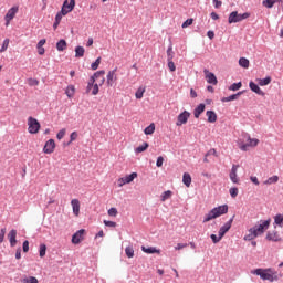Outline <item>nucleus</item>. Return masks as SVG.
<instances>
[{
  "instance_id": "1",
  "label": "nucleus",
  "mask_w": 283,
  "mask_h": 283,
  "mask_svg": "<svg viewBox=\"0 0 283 283\" xmlns=\"http://www.w3.org/2000/svg\"><path fill=\"white\" fill-rule=\"evenodd\" d=\"M253 275H259L261 280L268 282H277L280 280V275H277V271L268 268V269H256L251 272Z\"/></svg>"
},
{
  "instance_id": "2",
  "label": "nucleus",
  "mask_w": 283,
  "mask_h": 283,
  "mask_svg": "<svg viewBox=\"0 0 283 283\" xmlns=\"http://www.w3.org/2000/svg\"><path fill=\"white\" fill-rule=\"evenodd\" d=\"M224 213H229V206L223 205L213 208L205 216L203 222H211V220H216V218H220V216H224Z\"/></svg>"
},
{
  "instance_id": "3",
  "label": "nucleus",
  "mask_w": 283,
  "mask_h": 283,
  "mask_svg": "<svg viewBox=\"0 0 283 283\" xmlns=\"http://www.w3.org/2000/svg\"><path fill=\"white\" fill-rule=\"evenodd\" d=\"M245 140L247 143L242 142V139H239L238 142L241 151H249V147H258V145H260V139L251 138L249 135H245Z\"/></svg>"
},
{
  "instance_id": "4",
  "label": "nucleus",
  "mask_w": 283,
  "mask_h": 283,
  "mask_svg": "<svg viewBox=\"0 0 283 283\" xmlns=\"http://www.w3.org/2000/svg\"><path fill=\"white\" fill-rule=\"evenodd\" d=\"M41 129V123L34 117L28 118V132L29 134H39Z\"/></svg>"
},
{
  "instance_id": "5",
  "label": "nucleus",
  "mask_w": 283,
  "mask_h": 283,
  "mask_svg": "<svg viewBox=\"0 0 283 283\" xmlns=\"http://www.w3.org/2000/svg\"><path fill=\"white\" fill-rule=\"evenodd\" d=\"M269 227H271V219L262 221L261 224L254 226L251 229L258 238L259 235H262L264 233V231H266V229H269Z\"/></svg>"
},
{
  "instance_id": "6",
  "label": "nucleus",
  "mask_w": 283,
  "mask_h": 283,
  "mask_svg": "<svg viewBox=\"0 0 283 283\" xmlns=\"http://www.w3.org/2000/svg\"><path fill=\"white\" fill-rule=\"evenodd\" d=\"M249 17H251V14L249 13H242L239 14L238 11H233L230 13L229 18H228V22L231 23H240V21H244V19H249Z\"/></svg>"
},
{
  "instance_id": "7",
  "label": "nucleus",
  "mask_w": 283,
  "mask_h": 283,
  "mask_svg": "<svg viewBox=\"0 0 283 283\" xmlns=\"http://www.w3.org/2000/svg\"><path fill=\"white\" fill-rule=\"evenodd\" d=\"M190 117H191V113H189L188 111H184L178 115L176 126L182 127V125H187Z\"/></svg>"
},
{
  "instance_id": "8",
  "label": "nucleus",
  "mask_w": 283,
  "mask_h": 283,
  "mask_svg": "<svg viewBox=\"0 0 283 283\" xmlns=\"http://www.w3.org/2000/svg\"><path fill=\"white\" fill-rule=\"evenodd\" d=\"M105 74V71H97L95 72L88 80L87 86H86V92L90 94V91L93 90L94 83H96V78H101Z\"/></svg>"
},
{
  "instance_id": "9",
  "label": "nucleus",
  "mask_w": 283,
  "mask_h": 283,
  "mask_svg": "<svg viewBox=\"0 0 283 283\" xmlns=\"http://www.w3.org/2000/svg\"><path fill=\"white\" fill-rule=\"evenodd\" d=\"M138 178L137 172H132L128 176L122 177L117 180L118 187H124V185H129V182H134V179Z\"/></svg>"
},
{
  "instance_id": "10",
  "label": "nucleus",
  "mask_w": 283,
  "mask_h": 283,
  "mask_svg": "<svg viewBox=\"0 0 283 283\" xmlns=\"http://www.w3.org/2000/svg\"><path fill=\"white\" fill-rule=\"evenodd\" d=\"M117 70H112L106 75V85L107 87H114L116 81H118V76L116 75Z\"/></svg>"
},
{
  "instance_id": "11",
  "label": "nucleus",
  "mask_w": 283,
  "mask_h": 283,
  "mask_svg": "<svg viewBox=\"0 0 283 283\" xmlns=\"http://www.w3.org/2000/svg\"><path fill=\"white\" fill-rule=\"evenodd\" d=\"M74 6H76L75 0H70V2L65 0L61 10L63 17H65V14H67L69 12H72L74 10Z\"/></svg>"
},
{
  "instance_id": "12",
  "label": "nucleus",
  "mask_w": 283,
  "mask_h": 283,
  "mask_svg": "<svg viewBox=\"0 0 283 283\" xmlns=\"http://www.w3.org/2000/svg\"><path fill=\"white\" fill-rule=\"evenodd\" d=\"M17 12H19V7H12L11 9L8 10L4 20H6V25H10V21L17 17Z\"/></svg>"
},
{
  "instance_id": "13",
  "label": "nucleus",
  "mask_w": 283,
  "mask_h": 283,
  "mask_svg": "<svg viewBox=\"0 0 283 283\" xmlns=\"http://www.w3.org/2000/svg\"><path fill=\"white\" fill-rule=\"evenodd\" d=\"M233 218H235V216H233L229 221H227L220 229H219V235L220 238H224V234L231 230V227L233 224Z\"/></svg>"
},
{
  "instance_id": "14",
  "label": "nucleus",
  "mask_w": 283,
  "mask_h": 283,
  "mask_svg": "<svg viewBox=\"0 0 283 283\" xmlns=\"http://www.w3.org/2000/svg\"><path fill=\"white\" fill-rule=\"evenodd\" d=\"M54 149H56V143L54 142V139H49L43 147V153L54 154Z\"/></svg>"
},
{
  "instance_id": "15",
  "label": "nucleus",
  "mask_w": 283,
  "mask_h": 283,
  "mask_svg": "<svg viewBox=\"0 0 283 283\" xmlns=\"http://www.w3.org/2000/svg\"><path fill=\"white\" fill-rule=\"evenodd\" d=\"M203 74L206 76L207 83L211 85H218V77H216V74L209 72V70L205 69Z\"/></svg>"
},
{
  "instance_id": "16",
  "label": "nucleus",
  "mask_w": 283,
  "mask_h": 283,
  "mask_svg": "<svg viewBox=\"0 0 283 283\" xmlns=\"http://www.w3.org/2000/svg\"><path fill=\"white\" fill-rule=\"evenodd\" d=\"M238 169H240V165H233L230 171V180H232L234 185L240 182V179L238 178Z\"/></svg>"
},
{
  "instance_id": "17",
  "label": "nucleus",
  "mask_w": 283,
  "mask_h": 283,
  "mask_svg": "<svg viewBox=\"0 0 283 283\" xmlns=\"http://www.w3.org/2000/svg\"><path fill=\"white\" fill-rule=\"evenodd\" d=\"M83 235H85V230H83V229L75 232L72 237V243L81 244V242H83Z\"/></svg>"
},
{
  "instance_id": "18",
  "label": "nucleus",
  "mask_w": 283,
  "mask_h": 283,
  "mask_svg": "<svg viewBox=\"0 0 283 283\" xmlns=\"http://www.w3.org/2000/svg\"><path fill=\"white\" fill-rule=\"evenodd\" d=\"M266 240H269L270 242H280L282 240V238H280V233L277 231H269L266 233Z\"/></svg>"
},
{
  "instance_id": "19",
  "label": "nucleus",
  "mask_w": 283,
  "mask_h": 283,
  "mask_svg": "<svg viewBox=\"0 0 283 283\" xmlns=\"http://www.w3.org/2000/svg\"><path fill=\"white\" fill-rule=\"evenodd\" d=\"M71 206H72L74 216L78 218V216H81V201L78 199H73L71 201Z\"/></svg>"
},
{
  "instance_id": "20",
  "label": "nucleus",
  "mask_w": 283,
  "mask_h": 283,
  "mask_svg": "<svg viewBox=\"0 0 283 283\" xmlns=\"http://www.w3.org/2000/svg\"><path fill=\"white\" fill-rule=\"evenodd\" d=\"M8 240L10 242L11 247H17V230L12 229L9 233H8Z\"/></svg>"
},
{
  "instance_id": "21",
  "label": "nucleus",
  "mask_w": 283,
  "mask_h": 283,
  "mask_svg": "<svg viewBox=\"0 0 283 283\" xmlns=\"http://www.w3.org/2000/svg\"><path fill=\"white\" fill-rule=\"evenodd\" d=\"M249 87L252 92H254L255 94H259V96H264L263 90L260 88V86L258 84H255L254 82H250Z\"/></svg>"
},
{
  "instance_id": "22",
  "label": "nucleus",
  "mask_w": 283,
  "mask_h": 283,
  "mask_svg": "<svg viewBox=\"0 0 283 283\" xmlns=\"http://www.w3.org/2000/svg\"><path fill=\"white\" fill-rule=\"evenodd\" d=\"M205 109H206V105L199 104L193 111L195 118H200V114H202L205 112Z\"/></svg>"
},
{
  "instance_id": "23",
  "label": "nucleus",
  "mask_w": 283,
  "mask_h": 283,
  "mask_svg": "<svg viewBox=\"0 0 283 283\" xmlns=\"http://www.w3.org/2000/svg\"><path fill=\"white\" fill-rule=\"evenodd\" d=\"M206 116L208 118V123H216V120H218V115L213 111H207Z\"/></svg>"
},
{
  "instance_id": "24",
  "label": "nucleus",
  "mask_w": 283,
  "mask_h": 283,
  "mask_svg": "<svg viewBox=\"0 0 283 283\" xmlns=\"http://www.w3.org/2000/svg\"><path fill=\"white\" fill-rule=\"evenodd\" d=\"M240 96H242V92L230 95L228 97H223L221 101H222V103H230V101H238L240 98Z\"/></svg>"
},
{
  "instance_id": "25",
  "label": "nucleus",
  "mask_w": 283,
  "mask_h": 283,
  "mask_svg": "<svg viewBox=\"0 0 283 283\" xmlns=\"http://www.w3.org/2000/svg\"><path fill=\"white\" fill-rule=\"evenodd\" d=\"M255 238H258L255 232L252 228H250L248 230V234L244 235L243 240H245V242H251V240H255Z\"/></svg>"
},
{
  "instance_id": "26",
  "label": "nucleus",
  "mask_w": 283,
  "mask_h": 283,
  "mask_svg": "<svg viewBox=\"0 0 283 283\" xmlns=\"http://www.w3.org/2000/svg\"><path fill=\"white\" fill-rule=\"evenodd\" d=\"M65 94L67 98H74V94H76V87H74V85H69L65 90Z\"/></svg>"
},
{
  "instance_id": "27",
  "label": "nucleus",
  "mask_w": 283,
  "mask_h": 283,
  "mask_svg": "<svg viewBox=\"0 0 283 283\" xmlns=\"http://www.w3.org/2000/svg\"><path fill=\"white\" fill-rule=\"evenodd\" d=\"M56 50L57 52H64V50H67V42L65 40H60L56 43Z\"/></svg>"
},
{
  "instance_id": "28",
  "label": "nucleus",
  "mask_w": 283,
  "mask_h": 283,
  "mask_svg": "<svg viewBox=\"0 0 283 283\" xmlns=\"http://www.w3.org/2000/svg\"><path fill=\"white\" fill-rule=\"evenodd\" d=\"M85 56V48L76 46L75 48V59H83Z\"/></svg>"
},
{
  "instance_id": "29",
  "label": "nucleus",
  "mask_w": 283,
  "mask_h": 283,
  "mask_svg": "<svg viewBox=\"0 0 283 283\" xmlns=\"http://www.w3.org/2000/svg\"><path fill=\"white\" fill-rule=\"evenodd\" d=\"M142 251H144V253H148V254H151V253H158L160 254V250L154 248V247H150V248H146L145 245L142 247Z\"/></svg>"
},
{
  "instance_id": "30",
  "label": "nucleus",
  "mask_w": 283,
  "mask_h": 283,
  "mask_svg": "<svg viewBox=\"0 0 283 283\" xmlns=\"http://www.w3.org/2000/svg\"><path fill=\"white\" fill-rule=\"evenodd\" d=\"M280 1H282V0H264L262 2V6H264V8L271 9V8H273V6H275V3H280Z\"/></svg>"
},
{
  "instance_id": "31",
  "label": "nucleus",
  "mask_w": 283,
  "mask_h": 283,
  "mask_svg": "<svg viewBox=\"0 0 283 283\" xmlns=\"http://www.w3.org/2000/svg\"><path fill=\"white\" fill-rule=\"evenodd\" d=\"M156 132V124L151 123L148 127L145 128L144 134L146 136H151Z\"/></svg>"
},
{
  "instance_id": "32",
  "label": "nucleus",
  "mask_w": 283,
  "mask_h": 283,
  "mask_svg": "<svg viewBox=\"0 0 283 283\" xmlns=\"http://www.w3.org/2000/svg\"><path fill=\"white\" fill-rule=\"evenodd\" d=\"M182 182L186 185V187H191V175H189V172L184 174Z\"/></svg>"
},
{
  "instance_id": "33",
  "label": "nucleus",
  "mask_w": 283,
  "mask_h": 283,
  "mask_svg": "<svg viewBox=\"0 0 283 283\" xmlns=\"http://www.w3.org/2000/svg\"><path fill=\"white\" fill-rule=\"evenodd\" d=\"M146 88L143 86H139L135 93V98H137V101H140V98H143V96L145 95Z\"/></svg>"
},
{
  "instance_id": "34",
  "label": "nucleus",
  "mask_w": 283,
  "mask_h": 283,
  "mask_svg": "<svg viewBox=\"0 0 283 283\" xmlns=\"http://www.w3.org/2000/svg\"><path fill=\"white\" fill-rule=\"evenodd\" d=\"M239 65H240V67H243L244 70H249V65H250L249 59H247V57L239 59Z\"/></svg>"
},
{
  "instance_id": "35",
  "label": "nucleus",
  "mask_w": 283,
  "mask_h": 283,
  "mask_svg": "<svg viewBox=\"0 0 283 283\" xmlns=\"http://www.w3.org/2000/svg\"><path fill=\"white\" fill-rule=\"evenodd\" d=\"M147 149H149V144L146 142L135 149V154H143V151H147Z\"/></svg>"
},
{
  "instance_id": "36",
  "label": "nucleus",
  "mask_w": 283,
  "mask_h": 283,
  "mask_svg": "<svg viewBox=\"0 0 283 283\" xmlns=\"http://www.w3.org/2000/svg\"><path fill=\"white\" fill-rule=\"evenodd\" d=\"M277 180H280V177H277V175H274L270 178H268L263 185H275V182H277Z\"/></svg>"
},
{
  "instance_id": "37",
  "label": "nucleus",
  "mask_w": 283,
  "mask_h": 283,
  "mask_svg": "<svg viewBox=\"0 0 283 283\" xmlns=\"http://www.w3.org/2000/svg\"><path fill=\"white\" fill-rule=\"evenodd\" d=\"M274 224L276 227H283V213L274 217Z\"/></svg>"
},
{
  "instance_id": "38",
  "label": "nucleus",
  "mask_w": 283,
  "mask_h": 283,
  "mask_svg": "<svg viewBox=\"0 0 283 283\" xmlns=\"http://www.w3.org/2000/svg\"><path fill=\"white\" fill-rule=\"evenodd\" d=\"M258 83L261 87H264L265 85H270L271 84V76H268L265 78H260V80H258Z\"/></svg>"
},
{
  "instance_id": "39",
  "label": "nucleus",
  "mask_w": 283,
  "mask_h": 283,
  "mask_svg": "<svg viewBox=\"0 0 283 283\" xmlns=\"http://www.w3.org/2000/svg\"><path fill=\"white\" fill-rule=\"evenodd\" d=\"M171 196H174V192H171V190H167V191L163 192L161 202L169 200V198H171Z\"/></svg>"
},
{
  "instance_id": "40",
  "label": "nucleus",
  "mask_w": 283,
  "mask_h": 283,
  "mask_svg": "<svg viewBox=\"0 0 283 283\" xmlns=\"http://www.w3.org/2000/svg\"><path fill=\"white\" fill-rule=\"evenodd\" d=\"M9 46H10V39H4L2 46L0 49V54H3V52H6Z\"/></svg>"
},
{
  "instance_id": "41",
  "label": "nucleus",
  "mask_w": 283,
  "mask_h": 283,
  "mask_svg": "<svg viewBox=\"0 0 283 283\" xmlns=\"http://www.w3.org/2000/svg\"><path fill=\"white\" fill-rule=\"evenodd\" d=\"M63 19V13L59 12L55 15V22L53 24V28L56 30V28H59V24L61 23V20Z\"/></svg>"
},
{
  "instance_id": "42",
  "label": "nucleus",
  "mask_w": 283,
  "mask_h": 283,
  "mask_svg": "<svg viewBox=\"0 0 283 283\" xmlns=\"http://www.w3.org/2000/svg\"><path fill=\"white\" fill-rule=\"evenodd\" d=\"M22 283H39V279L35 276H28L22 279Z\"/></svg>"
},
{
  "instance_id": "43",
  "label": "nucleus",
  "mask_w": 283,
  "mask_h": 283,
  "mask_svg": "<svg viewBox=\"0 0 283 283\" xmlns=\"http://www.w3.org/2000/svg\"><path fill=\"white\" fill-rule=\"evenodd\" d=\"M125 253L127 258H130V259L134 258V248L132 245L126 247Z\"/></svg>"
},
{
  "instance_id": "44",
  "label": "nucleus",
  "mask_w": 283,
  "mask_h": 283,
  "mask_svg": "<svg viewBox=\"0 0 283 283\" xmlns=\"http://www.w3.org/2000/svg\"><path fill=\"white\" fill-rule=\"evenodd\" d=\"M46 251H48V245H45V243L40 244V258H45Z\"/></svg>"
},
{
  "instance_id": "45",
  "label": "nucleus",
  "mask_w": 283,
  "mask_h": 283,
  "mask_svg": "<svg viewBox=\"0 0 283 283\" xmlns=\"http://www.w3.org/2000/svg\"><path fill=\"white\" fill-rule=\"evenodd\" d=\"M242 87V82H239V83H233L230 87H229V90L231 91V92H238V90H240Z\"/></svg>"
},
{
  "instance_id": "46",
  "label": "nucleus",
  "mask_w": 283,
  "mask_h": 283,
  "mask_svg": "<svg viewBox=\"0 0 283 283\" xmlns=\"http://www.w3.org/2000/svg\"><path fill=\"white\" fill-rule=\"evenodd\" d=\"M101 65V57H97L95 62L91 64V70L96 71V69Z\"/></svg>"
},
{
  "instance_id": "47",
  "label": "nucleus",
  "mask_w": 283,
  "mask_h": 283,
  "mask_svg": "<svg viewBox=\"0 0 283 283\" xmlns=\"http://www.w3.org/2000/svg\"><path fill=\"white\" fill-rule=\"evenodd\" d=\"M167 57H168V61H174V48L172 46L168 48Z\"/></svg>"
},
{
  "instance_id": "48",
  "label": "nucleus",
  "mask_w": 283,
  "mask_h": 283,
  "mask_svg": "<svg viewBox=\"0 0 283 283\" xmlns=\"http://www.w3.org/2000/svg\"><path fill=\"white\" fill-rule=\"evenodd\" d=\"M98 86H99L98 83L94 82L93 88H92V95H93V96L98 95V92H99Z\"/></svg>"
},
{
  "instance_id": "49",
  "label": "nucleus",
  "mask_w": 283,
  "mask_h": 283,
  "mask_svg": "<svg viewBox=\"0 0 283 283\" xmlns=\"http://www.w3.org/2000/svg\"><path fill=\"white\" fill-rule=\"evenodd\" d=\"M95 81H97V85L102 87V85H105V74L99 75V77L95 78Z\"/></svg>"
},
{
  "instance_id": "50",
  "label": "nucleus",
  "mask_w": 283,
  "mask_h": 283,
  "mask_svg": "<svg viewBox=\"0 0 283 283\" xmlns=\"http://www.w3.org/2000/svg\"><path fill=\"white\" fill-rule=\"evenodd\" d=\"M189 25H193V19H187L182 24L181 28H189Z\"/></svg>"
},
{
  "instance_id": "51",
  "label": "nucleus",
  "mask_w": 283,
  "mask_h": 283,
  "mask_svg": "<svg viewBox=\"0 0 283 283\" xmlns=\"http://www.w3.org/2000/svg\"><path fill=\"white\" fill-rule=\"evenodd\" d=\"M108 216H111L112 218H116V216H118V210L116 208H111L108 210Z\"/></svg>"
},
{
  "instance_id": "52",
  "label": "nucleus",
  "mask_w": 283,
  "mask_h": 283,
  "mask_svg": "<svg viewBox=\"0 0 283 283\" xmlns=\"http://www.w3.org/2000/svg\"><path fill=\"white\" fill-rule=\"evenodd\" d=\"M65 128L61 129L57 135H56V138L57 140H63V138H65Z\"/></svg>"
},
{
  "instance_id": "53",
  "label": "nucleus",
  "mask_w": 283,
  "mask_h": 283,
  "mask_svg": "<svg viewBox=\"0 0 283 283\" xmlns=\"http://www.w3.org/2000/svg\"><path fill=\"white\" fill-rule=\"evenodd\" d=\"M187 247H189V244H187V243H178L175 247V251H181V249H187Z\"/></svg>"
},
{
  "instance_id": "54",
  "label": "nucleus",
  "mask_w": 283,
  "mask_h": 283,
  "mask_svg": "<svg viewBox=\"0 0 283 283\" xmlns=\"http://www.w3.org/2000/svg\"><path fill=\"white\" fill-rule=\"evenodd\" d=\"M168 67L170 72H176V64L174 63V60H168Z\"/></svg>"
},
{
  "instance_id": "55",
  "label": "nucleus",
  "mask_w": 283,
  "mask_h": 283,
  "mask_svg": "<svg viewBox=\"0 0 283 283\" xmlns=\"http://www.w3.org/2000/svg\"><path fill=\"white\" fill-rule=\"evenodd\" d=\"M22 249L24 253H28L30 251V242L29 241H24L22 244Z\"/></svg>"
},
{
  "instance_id": "56",
  "label": "nucleus",
  "mask_w": 283,
  "mask_h": 283,
  "mask_svg": "<svg viewBox=\"0 0 283 283\" xmlns=\"http://www.w3.org/2000/svg\"><path fill=\"white\" fill-rule=\"evenodd\" d=\"M229 192L231 198H238V188H230Z\"/></svg>"
},
{
  "instance_id": "57",
  "label": "nucleus",
  "mask_w": 283,
  "mask_h": 283,
  "mask_svg": "<svg viewBox=\"0 0 283 283\" xmlns=\"http://www.w3.org/2000/svg\"><path fill=\"white\" fill-rule=\"evenodd\" d=\"M210 238H211L213 244H218V242H220V240H222V238H220V235L218 237L216 234H211Z\"/></svg>"
},
{
  "instance_id": "58",
  "label": "nucleus",
  "mask_w": 283,
  "mask_h": 283,
  "mask_svg": "<svg viewBox=\"0 0 283 283\" xmlns=\"http://www.w3.org/2000/svg\"><path fill=\"white\" fill-rule=\"evenodd\" d=\"M163 163H165V158H163V156H159V157L157 158L156 166H157V167H163Z\"/></svg>"
},
{
  "instance_id": "59",
  "label": "nucleus",
  "mask_w": 283,
  "mask_h": 283,
  "mask_svg": "<svg viewBox=\"0 0 283 283\" xmlns=\"http://www.w3.org/2000/svg\"><path fill=\"white\" fill-rule=\"evenodd\" d=\"M6 238V228H2L0 231V244L3 242Z\"/></svg>"
},
{
  "instance_id": "60",
  "label": "nucleus",
  "mask_w": 283,
  "mask_h": 283,
  "mask_svg": "<svg viewBox=\"0 0 283 283\" xmlns=\"http://www.w3.org/2000/svg\"><path fill=\"white\" fill-rule=\"evenodd\" d=\"M104 224H105V227H111V228L116 227V222H114V221L104 220Z\"/></svg>"
},
{
  "instance_id": "61",
  "label": "nucleus",
  "mask_w": 283,
  "mask_h": 283,
  "mask_svg": "<svg viewBox=\"0 0 283 283\" xmlns=\"http://www.w3.org/2000/svg\"><path fill=\"white\" fill-rule=\"evenodd\" d=\"M70 138H71L70 143H74V140H76V138H78V133L73 132V133L71 134Z\"/></svg>"
},
{
  "instance_id": "62",
  "label": "nucleus",
  "mask_w": 283,
  "mask_h": 283,
  "mask_svg": "<svg viewBox=\"0 0 283 283\" xmlns=\"http://www.w3.org/2000/svg\"><path fill=\"white\" fill-rule=\"evenodd\" d=\"M250 180H251V182H253V185H260V180H258V177H250Z\"/></svg>"
},
{
  "instance_id": "63",
  "label": "nucleus",
  "mask_w": 283,
  "mask_h": 283,
  "mask_svg": "<svg viewBox=\"0 0 283 283\" xmlns=\"http://www.w3.org/2000/svg\"><path fill=\"white\" fill-rule=\"evenodd\" d=\"M213 3H214V8H222V1L220 0H213Z\"/></svg>"
},
{
  "instance_id": "64",
  "label": "nucleus",
  "mask_w": 283,
  "mask_h": 283,
  "mask_svg": "<svg viewBox=\"0 0 283 283\" xmlns=\"http://www.w3.org/2000/svg\"><path fill=\"white\" fill-rule=\"evenodd\" d=\"M46 43L45 39H42L38 42V46L36 48H43V45Z\"/></svg>"
}]
</instances>
